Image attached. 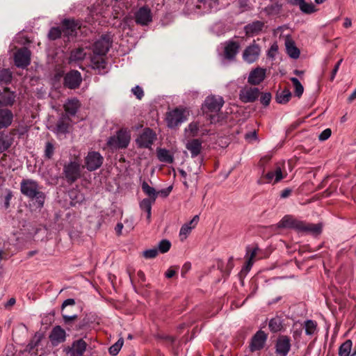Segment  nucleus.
I'll use <instances>...</instances> for the list:
<instances>
[{"instance_id":"obj_36","label":"nucleus","mask_w":356,"mask_h":356,"mask_svg":"<svg viewBox=\"0 0 356 356\" xmlns=\"http://www.w3.org/2000/svg\"><path fill=\"white\" fill-rule=\"evenodd\" d=\"M202 162V159L199 163L193 162L190 163L187 168V172H188V176H196L200 172V165Z\"/></svg>"},{"instance_id":"obj_31","label":"nucleus","mask_w":356,"mask_h":356,"mask_svg":"<svg viewBox=\"0 0 356 356\" xmlns=\"http://www.w3.org/2000/svg\"><path fill=\"white\" fill-rule=\"evenodd\" d=\"M141 187L145 194L149 197L147 199L156 201L159 192L154 188L150 186L145 181H143Z\"/></svg>"},{"instance_id":"obj_8","label":"nucleus","mask_w":356,"mask_h":356,"mask_svg":"<svg viewBox=\"0 0 356 356\" xmlns=\"http://www.w3.org/2000/svg\"><path fill=\"white\" fill-rule=\"evenodd\" d=\"M284 29H288V27L286 26H279L275 30L274 33L277 35H279L280 38H281ZM283 37L284 38V44L288 56L293 59L298 58L300 54V51L299 49L296 46L295 42L291 38L290 34L284 35Z\"/></svg>"},{"instance_id":"obj_13","label":"nucleus","mask_w":356,"mask_h":356,"mask_svg":"<svg viewBox=\"0 0 356 356\" xmlns=\"http://www.w3.org/2000/svg\"><path fill=\"white\" fill-rule=\"evenodd\" d=\"M14 60L17 67L21 68L26 67L31 62L30 51L26 47L19 49L15 54Z\"/></svg>"},{"instance_id":"obj_15","label":"nucleus","mask_w":356,"mask_h":356,"mask_svg":"<svg viewBox=\"0 0 356 356\" xmlns=\"http://www.w3.org/2000/svg\"><path fill=\"white\" fill-rule=\"evenodd\" d=\"M260 47L254 42L247 47L243 53V58L248 63L255 62L260 54Z\"/></svg>"},{"instance_id":"obj_16","label":"nucleus","mask_w":356,"mask_h":356,"mask_svg":"<svg viewBox=\"0 0 356 356\" xmlns=\"http://www.w3.org/2000/svg\"><path fill=\"white\" fill-rule=\"evenodd\" d=\"M81 81L80 72L76 70H72L65 74L64 85L70 89H75L80 86Z\"/></svg>"},{"instance_id":"obj_40","label":"nucleus","mask_w":356,"mask_h":356,"mask_svg":"<svg viewBox=\"0 0 356 356\" xmlns=\"http://www.w3.org/2000/svg\"><path fill=\"white\" fill-rule=\"evenodd\" d=\"M11 145V141L8 136H0V153L7 150Z\"/></svg>"},{"instance_id":"obj_48","label":"nucleus","mask_w":356,"mask_h":356,"mask_svg":"<svg viewBox=\"0 0 356 356\" xmlns=\"http://www.w3.org/2000/svg\"><path fill=\"white\" fill-rule=\"evenodd\" d=\"M158 255V250L154 248L152 249L146 250L143 252V256L145 259H153L155 258Z\"/></svg>"},{"instance_id":"obj_18","label":"nucleus","mask_w":356,"mask_h":356,"mask_svg":"<svg viewBox=\"0 0 356 356\" xmlns=\"http://www.w3.org/2000/svg\"><path fill=\"white\" fill-rule=\"evenodd\" d=\"M65 339L66 332L60 325L55 326L49 334L50 341L54 346L64 342Z\"/></svg>"},{"instance_id":"obj_49","label":"nucleus","mask_w":356,"mask_h":356,"mask_svg":"<svg viewBox=\"0 0 356 356\" xmlns=\"http://www.w3.org/2000/svg\"><path fill=\"white\" fill-rule=\"evenodd\" d=\"M258 250H259V248L257 247L252 248H250L248 247L247 248V252H246V255H245L247 260L254 261V259L255 256L257 255Z\"/></svg>"},{"instance_id":"obj_55","label":"nucleus","mask_w":356,"mask_h":356,"mask_svg":"<svg viewBox=\"0 0 356 356\" xmlns=\"http://www.w3.org/2000/svg\"><path fill=\"white\" fill-rule=\"evenodd\" d=\"M294 325H296V324ZM302 330H303V329H302V326L300 328H295V326H293L292 334H293V337L294 338V339H296V340L300 339V338L301 337L302 334Z\"/></svg>"},{"instance_id":"obj_58","label":"nucleus","mask_w":356,"mask_h":356,"mask_svg":"<svg viewBox=\"0 0 356 356\" xmlns=\"http://www.w3.org/2000/svg\"><path fill=\"white\" fill-rule=\"evenodd\" d=\"M277 51H278V46H277V44L276 43L273 44L270 46V49H269V51L268 52V57L274 58L275 56V54L277 52Z\"/></svg>"},{"instance_id":"obj_32","label":"nucleus","mask_w":356,"mask_h":356,"mask_svg":"<svg viewBox=\"0 0 356 356\" xmlns=\"http://www.w3.org/2000/svg\"><path fill=\"white\" fill-rule=\"evenodd\" d=\"M157 156L160 161L172 163L174 161L173 156L165 149H159L157 151Z\"/></svg>"},{"instance_id":"obj_3","label":"nucleus","mask_w":356,"mask_h":356,"mask_svg":"<svg viewBox=\"0 0 356 356\" xmlns=\"http://www.w3.org/2000/svg\"><path fill=\"white\" fill-rule=\"evenodd\" d=\"M20 191L24 195L31 200H35L38 207L42 208L44 206L45 195L40 190L37 181L30 179H24L20 184Z\"/></svg>"},{"instance_id":"obj_1","label":"nucleus","mask_w":356,"mask_h":356,"mask_svg":"<svg viewBox=\"0 0 356 356\" xmlns=\"http://www.w3.org/2000/svg\"><path fill=\"white\" fill-rule=\"evenodd\" d=\"M278 227L280 228H291L299 233L317 236L321 233L323 226L321 223H308L286 215L278 222Z\"/></svg>"},{"instance_id":"obj_34","label":"nucleus","mask_w":356,"mask_h":356,"mask_svg":"<svg viewBox=\"0 0 356 356\" xmlns=\"http://www.w3.org/2000/svg\"><path fill=\"white\" fill-rule=\"evenodd\" d=\"M200 124L198 122H192L185 129V132L189 137H194L198 135Z\"/></svg>"},{"instance_id":"obj_39","label":"nucleus","mask_w":356,"mask_h":356,"mask_svg":"<svg viewBox=\"0 0 356 356\" xmlns=\"http://www.w3.org/2000/svg\"><path fill=\"white\" fill-rule=\"evenodd\" d=\"M12 79V72L8 69L0 70V83H8Z\"/></svg>"},{"instance_id":"obj_37","label":"nucleus","mask_w":356,"mask_h":356,"mask_svg":"<svg viewBox=\"0 0 356 356\" xmlns=\"http://www.w3.org/2000/svg\"><path fill=\"white\" fill-rule=\"evenodd\" d=\"M86 53L82 48H78L72 51L70 55V60L74 61L81 60L84 59Z\"/></svg>"},{"instance_id":"obj_54","label":"nucleus","mask_w":356,"mask_h":356,"mask_svg":"<svg viewBox=\"0 0 356 356\" xmlns=\"http://www.w3.org/2000/svg\"><path fill=\"white\" fill-rule=\"evenodd\" d=\"M331 134H332L331 129H326L320 134V135L318 136V139L321 141L326 140L327 139H328L330 137Z\"/></svg>"},{"instance_id":"obj_46","label":"nucleus","mask_w":356,"mask_h":356,"mask_svg":"<svg viewBox=\"0 0 356 356\" xmlns=\"http://www.w3.org/2000/svg\"><path fill=\"white\" fill-rule=\"evenodd\" d=\"M193 227L183 225L179 231V237L181 241H184L192 231Z\"/></svg>"},{"instance_id":"obj_41","label":"nucleus","mask_w":356,"mask_h":356,"mask_svg":"<svg viewBox=\"0 0 356 356\" xmlns=\"http://www.w3.org/2000/svg\"><path fill=\"white\" fill-rule=\"evenodd\" d=\"M123 343H124V341H123L122 338H120V339H118V341L116 343H115L113 345H112L109 348V350H108L109 353L113 356L118 355V353L120 352V349L122 347Z\"/></svg>"},{"instance_id":"obj_12","label":"nucleus","mask_w":356,"mask_h":356,"mask_svg":"<svg viewBox=\"0 0 356 356\" xmlns=\"http://www.w3.org/2000/svg\"><path fill=\"white\" fill-rule=\"evenodd\" d=\"M268 339V334L262 330L257 331L252 337L249 348L251 352L261 350L265 346Z\"/></svg>"},{"instance_id":"obj_26","label":"nucleus","mask_w":356,"mask_h":356,"mask_svg":"<svg viewBox=\"0 0 356 356\" xmlns=\"http://www.w3.org/2000/svg\"><path fill=\"white\" fill-rule=\"evenodd\" d=\"M13 113L8 109H0V129L10 126L13 122Z\"/></svg>"},{"instance_id":"obj_60","label":"nucleus","mask_w":356,"mask_h":356,"mask_svg":"<svg viewBox=\"0 0 356 356\" xmlns=\"http://www.w3.org/2000/svg\"><path fill=\"white\" fill-rule=\"evenodd\" d=\"M75 300L72 298H68L65 300L62 304V311H65V308L69 305H74Z\"/></svg>"},{"instance_id":"obj_27","label":"nucleus","mask_w":356,"mask_h":356,"mask_svg":"<svg viewBox=\"0 0 356 356\" xmlns=\"http://www.w3.org/2000/svg\"><path fill=\"white\" fill-rule=\"evenodd\" d=\"M293 4L298 5L301 12L305 14H312L318 10L313 3H307L305 0L295 1Z\"/></svg>"},{"instance_id":"obj_62","label":"nucleus","mask_w":356,"mask_h":356,"mask_svg":"<svg viewBox=\"0 0 356 356\" xmlns=\"http://www.w3.org/2000/svg\"><path fill=\"white\" fill-rule=\"evenodd\" d=\"M265 178L267 179V181L268 183H270L271 181L275 182V173H274L273 170L269 171L268 172H267L266 175H265Z\"/></svg>"},{"instance_id":"obj_35","label":"nucleus","mask_w":356,"mask_h":356,"mask_svg":"<svg viewBox=\"0 0 356 356\" xmlns=\"http://www.w3.org/2000/svg\"><path fill=\"white\" fill-rule=\"evenodd\" d=\"M291 97V92L289 89L283 90L280 93L277 94L276 100L280 104L287 103Z\"/></svg>"},{"instance_id":"obj_28","label":"nucleus","mask_w":356,"mask_h":356,"mask_svg":"<svg viewBox=\"0 0 356 356\" xmlns=\"http://www.w3.org/2000/svg\"><path fill=\"white\" fill-rule=\"evenodd\" d=\"M239 44L236 42H229L225 47V56L228 59H233L237 54Z\"/></svg>"},{"instance_id":"obj_61","label":"nucleus","mask_w":356,"mask_h":356,"mask_svg":"<svg viewBox=\"0 0 356 356\" xmlns=\"http://www.w3.org/2000/svg\"><path fill=\"white\" fill-rule=\"evenodd\" d=\"M198 221L199 216L196 215L193 218V219L190 222L185 223L184 225L193 227V229H194L197 225Z\"/></svg>"},{"instance_id":"obj_22","label":"nucleus","mask_w":356,"mask_h":356,"mask_svg":"<svg viewBox=\"0 0 356 356\" xmlns=\"http://www.w3.org/2000/svg\"><path fill=\"white\" fill-rule=\"evenodd\" d=\"M15 100L14 92L10 91L8 88L0 90V106H12Z\"/></svg>"},{"instance_id":"obj_19","label":"nucleus","mask_w":356,"mask_h":356,"mask_svg":"<svg viewBox=\"0 0 356 356\" xmlns=\"http://www.w3.org/2000/svg\"><path fill=\"white\" fill-rule=\"evenodd\" d=\"M62 31L64 36L68 39L74 37L76 33V29L80 27L79 24L73 19H64L62 22Z\"/></svg>"},{"instance_id":"obj_52","label":"nucleus","mask_w":356,"mask_h":356,"mask_svg":"<svg viewBox=\"0 0 356 356\" xmlns=\"http://www.w3.org/2000/svg\"><path fill=\"white\" fill-rule=\"evenodd\" d=\"M41 340V335L40 334H35L33 337V339L31 341V342L29 343L28 347L30 350L33 349L35 348Z\"/></svg>"},{"instance_id":"obj_29","label":"nucleus","mask_w":356,"mask_h":356,"mask_svg":"<svg viewBox=\"0 0 356 356\" xmlns=\"http://www.w3.org/2000/svg\"><path fill=\"white\" fill-rule=\"evenodd\" d=\"M80 106L79 101L76 99H68L64 104V108L67 113L74 115Z\"/></svg>"},{"instance_id":"obj_4","label":"nucleus","mask_w":356,"mask_h":356,"mask_svg":"<svg viewBox=\"0 0 356 356\" xmlns=\"http://www.w3.org/2000/svg\"><path fill=\"white\" fill-rule=\"evenodd\" d=\"M223 104L224 100L220 96L210 95L205 99L203 109L211 124L219 121L218 113Z\"/></svg>"},{"instance_id":"obj_21","label":"nucleus","mask_w":356,"mask_h":356,"mask_svg":"<svg viewBox=\"0 0 356 356\" xmlns=\"http://www.w3.org/2000/svg\"><path fill=\"white\" fill-rule=\"evenodd\" d=\"M264 27V22L261 21H254L244 26V31L248 37H252L259 34Z\"/></svg>"},{"instance_id":"obj_11","label":"nucleus","mask_w":356,"mask_h":356,"mask_svg":"<svg viewBox=\"0 0 356 356\" xmlns=\"http://www.w3.org/2000/svg\"><path fill=\"white\" fill-rule=\"evenodd\" d=\"M156 139L155 133L149 128H146L136 139V143L140 148H150Z\"/></svg>"},{"instance_id":"obj_10","label":"nucleus","mask_w":356,"mask_h":356,"mask_svg":"<svg viewBox=\"0 0 356 356\" xmlns=\"http://www.w3.org/2000/svg\"><path fill=\"white\" fill-rule=\"evenodd\" d=\"M134 19L137 24L147 26L152 21V15L148 6L139 8L134 13Z\"/></svg>"},{"instance_id":"obj_25","label":"nucleus","mask_w":356,"mask_h":356,"mask_svg":"<svg viewBox=\"0 0 356 356\" xmlns=\"http://www.w3.org/2000/svg\"><path fill=\"white\" fill-rule=\"evenodd\" d=\"M87 344L83 339H79L72 343L70 349L71 356H82L86 350Z\"/></svg>"},{"instance_id":"obj_53","label":"nucleus","mask_w":356,"mask_h":356,"mask_svg":"<svg viewBox=\"0 0 356 356\" xmlns=\"http://www.w3.org/2000/svg\"><path fill=\"white\" fill-rule=\"evenodd\" d=\"M271 95L269 92H266L263 94L260 99L261 103L265 106L269 105Z\"/></svg>"},{"instance_id":"obj_2","label":"nucleus","mask_w":356,"mask_h":356,"mask_svg":"<svg viewBox=\"0 0 356 356\" xmlns=\"http://www.w3.org/2000/svg\"><path fill=\"white\" fill-rule=\"evenodd\" d=\"M111 46V41L107 35L102 36L94 43L92 48L94 55L91 58V62L94 67L98 69L106 67V63L102 56L106 54Z\"/></svg>"},{"instance_id":"obj_51","label":"nucleus","mask_w":356,"mask_h":356,"mask_svg":"<svg viewBox=\"0 0 356 356\" xmlns=\"http://www.w3.org/2000/svg\"><path fill=\"white\" fill-rule=\"evenodd\" d=\"M131 91L133 94L137 97L138 99H141L144 96V92L143 88L139 86H136L134 88L131 89Z\"/></svg>"},{"instance_id":"obj_56","label":"nucleus","mask_w":356,"mask_h":356,"mask_svg":"<svg viewBox=\"0 0 356 356\" xmlns=\"http://www.w3.org/2000/svg\"><path fill=\"white\" fill-rule=\"evenodd\" d=\"M343 62V59H340L335 65L334 69L332 70V73H331V76H330V81H334L335 76H336V74L339 69V67L341 64V63Z\"/></svg>"},{"instance_id":"obj_63","label":"nucleus","mask_w":356,"mask_h":356,"mask_svg":"<svg viewBox=\"0 0 356 356\" xmlns=\"http://www.w3.org/2000/svg\"><path fill=\"white\" fill-rule=\"evenodd\" d=\"M245 139L252 140L257 139V133L255 131L248 132L245 136Z\"/></svg>"},{"instance_id":"obj_59","label":"nucleus","mask_w":356,"mask_h":356,"mask_svg":"<svg viewBox=\"0 0 356 356\" xmlns=\"http://www.w3.org/2000/svg\"><path fill=\"white\" fill-rule=\"evenodd\" d=\"M200 2H204V3H208L211 8H214L215 10L218 9V1L219 0H199Z\"/></svg>"},{"instance_id":"obj_50","label":"nucleus","mask_w":356,"mask_h":356,"mask_svg":"<svg viewBox=\"0 0 356 356\" xmlns=\"http://www.w3.org/2000/svg\"><path fill=\"white\" fill-rule=\"evenodd\" d=\"M54 152V147L51 143H47L45 145L44 154L48 159H51Z\"/></svg>"},{"instance_id":"obj_5","label":"nucleus","mask_w":356,"mask_h":356,"mask_svg":"<svg viewBox=\"0 0 356 356\" xmlns=\"http://www.w3.org/2000/svg\"><path fill=\"white\" fill-rule=\"evenodd\" d=\"M189 110L184 107H177L166 113L165 122L170 129H175L188 120Z\"/></svg>"},{"instance_id":"obj_24","label":"nucleus","mask_w":356,"mask_h":356,"mask_svg":"<svg viewBox=\"0 0 356 356\" xmlns=\"http://www.w3.org/2000/svg\"><path fill=\"white\" fill-rule=\"evenodd\" d=\"M186 149L190 152L193 158L200 154L202 150V142L199 139H192L186 143Z\"/></svg>"},{"instance_id":"obj_14","label":"nucleus","mask_w":356,"mask_h":356,"mask_svg":"<svg viewBox=\"0 0 356 356\" xmlns=\"http://www.w3.org/2000/svg\"><path fill=\"white\" fill-rule=\"evenodd\" d=\"M259 90L257 88L243 87L239 92V99L243 103L254 102L259 97Z\"/></svg>"},{"instance_id":"obj_23","label":"nucleus","mask_w":356,"mask_h":356,"mask_svg":"<svg viewBox=\"0 0 356 356\" xmlns=\"http://www.w3.org/2000/svg\"><path fill=\"white\" fill-rule=\"evenodd\" d=\"M307 336L312 338L317 335L318 332V323L316 321L307 319L301 324Z\"/></svg>"},{"instance_id":"obj_6","label":"nucleus","mask_w":356,"mask_h":356,"mask_svg":"<svg viewBox=\"0 0 356 356\" xmlns=\"http://www.w3.org/2000/svg\"><path fill=\"white\" fill-rule=\"evenodd\" d=\"M63 175L68 183L75 182L81 176V161L78 158L70 161L63 165Z\"/></svg>"},{"instance_id":"obj_64","label":"nucleus","mask_w":356,"mask_h":356,"mask_svg":"<svg viewBox=\"0 0 356 356\" xmlns=\"http://www.w3.org/2000/svg\"><path fill=\"white\" fill-rule=\"evenodd\" d=\"M291 189L290 188H285L283 191H282L280 193V197L282 198H286L291 194Z\"/></svg>"},{"instance_id":"obj_9","label":"nucleus","mask_w":356,"mask_h":356,"mask_svg":"<svg viewBox=\"0 0 356 356\" xmlns=\"http://www.w3.org/2000/svg\"><path fill=\"white\" fill-rule=\"evenodd\" d=\"M104 158L97 152H89L85 158V167L89 171H95L103 163Z\"/></svg>"},{"instance_id":"obj_33","label":"nucleus","mask_w":356,"mask_h":356,"mask_svg":"<svg viewBox=\"0 0 356 356\" xmlns=\"http://www.w3.org/2000/svg\"><path fill=\"white\" fill-rule=\"evenodd\" d=\"M352 341L350 339L346 340L343 343L339 349V356H353L351 353Z\"/></svg>"},{"instance_id":"obj_43","label":"nucleus","mask_w":356,"mask_h":356,"mask_svg":"<svg viewBox=\"0 0 356 356\" xmlns=\"http://www.w3.org/2000/svg\"><path fill=\"white\" fill-rule=\"evenodd\" d=\"M63 31L59 27H52L49 33L48 38L49 40H55L60 38Z\"/></svg>"},{"instance_id":"obj_42","label":"nucleus","mask_w":356,"mask_h":356,"mask_svg":"<svg viewBox=\"0 0 356 356\" xmlns=\"http://www.w3.org/2000/svg\"><path fill=\"white\" fill-rule=\"evenodd\" d=\"M154 202L155 201H153L152 200L144 198L139 203L140 209L146 212H149L152 211V206Z\"/></svg>"},{"instance_id":"obj_38","label":"nucleus","mask_w":356,"mask_h":356,"mask_svg":"<svg viewBox=\"0 0 356 356\" xmlns=\"http://www.w3.org/2000/svg\"><path fill=\"white\" fill-rule=\"evenodd\" d=\"M291 81L293 83V85L294 86V89H295L294 92H295L296 96L300 97L302 95L303 91H304V88H303L302 85L299 81V80L296 77H291Z\"/></svg>"},{"instance_id":"obj_20","label":"nucleus","mask_w":356,"mask_h":356,"mask_svg":"<svg viewBox=\"0 0 356 356\" xmlns=\"http://www.w3.org/2000/svg\"><path fill=\"white\" fill-rule=\"evenodd\" d=\"M266 77V70L257 67L250 72L248 81L251 85H259Z\"/></svg>"},{"instance_id":"obj_17","label":"nucleus","mask_w":356,"mask_h":356,"mask_svg":"<svg viewBox=\"0 0 356 356\" xmlns=\"http://www.w3.org/2000/svg\"><path fill=\"white\" fill-rule=\"evenodd\" d=\"M291 349V340L288 336H280L276 341V353L280 356H286Z\"/></svg>"},{"instance_id":"obj_30","label":"nucleus","mask_w":356,"mask_h":356,"mask_svg":"<svg viewBox=\"0 0 356 356\" xmlns=\"http://www.w3.org/2000/svg\"><path fill=\"white\" fill-rule=\"evenodd\" d=\"M283 319L281 316H276L270 319L268 327L271 332L276 333L283 329Z\"/></svg>"},{"instance_id":"obj_45","label":"nucleus","mask_w":356,"mask_h":356,"mask_svg":"<svg viewBox=\"0 0 356 356\" xmlns=\"http://www.w3.org/2000/svg\"><path fill=\"white\" fill-rule=\"evenodd\" d=\"M69 124L65 122L63 119H60L56 124V133L57 134H65L68 131Z\"/></svg>"},{"instance_id":"obj_47","label":"nucleus","mask_w":356,"mask_h":356,"mask_svg":"<svg viewBox=\"0 0 356 356\" xmlns=\"http://www.w3.org/2000/svg\"><path fill=\"white\" fill-rule=\"evenodd\" d=\"M77 316H78L76 314L69 315L65 311H62V317L65 324H71L74 321H75L77 318Z\"/></svg>"},{"instance_id":"obj_7","label":"nucleus","mask_w":356,"mask_h":356,"mask_svg":"<svg viewBox=\"0 0 356 356\" xmlns=\"http://www.w3.org/2000/svg\"><path fill=\"white\" fill-rule=\"evenodd\" d=\"M130 140V131L127 129H120L115 136H111L108 138L107 145L111 148L124 149L129 145Z\"/></svg>"},{"instance_id":"obj_57","label":"nucleus","mask_w":356,"mask_h":356,"mask_svg":"<svg viewBox=\"0 0 356 356\" xmlns=\"http://www.w3.org/2000/svg\"><path fill=\"white\" fill-rule=\"evenodd\" d=\"M273 172L275 173V183H277L283 179L282 172L280 167H277Z\"/></svg>"},{"instance_id":"obj_44","label":"nucleus","mask_w":356,"mask_h":356,"mask_svg":"<svg viewBox=\"0 0 356 356\" xmlns=\"http://www.w3.org/2000/svg\"><path fill=\"white\" fill-rule=\"evenodd\" d=\"M171 247V243L168 240L163 239L161 240L158 245V252L165 253L167 252Z\"/></svg>"}]
</instances>
